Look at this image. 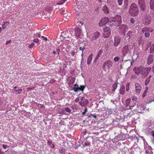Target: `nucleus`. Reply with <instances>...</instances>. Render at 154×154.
Here are the masks:
<instances>
[{"label":"nucleus","mask_w":154,"mask_h":154,"mask_svg":"<svg viewBox=\"0 0 154 154\" xmlns=\"http://www.w3.org/2000/svg\"><path fill=\"white\" fill-rule=\"evenodd\" d=\"M122 23V18L119 15H116L110 20L108 17H105L101 19L99 23L100 26L102 27L105 24L106 26H119Z\"/></svg>","instance_id":"obj_1"},{"label":"nucleus","mask_w":154,"mask_h":154,"mask_svg":"<svg viewBox=\"0 0 154 154\" xmlns=\"http://www.w3.org/2000/svg\"><path fill=\"white\" fill-rule=\"evenodd\" d=\"M151 69L150 67H144L143 66H139L134 67L133 70L136 75H139L140 74L142 79H144L147 76Z\"/></svg>","instance_id":"obj_2"},{"label":"nucleus","mask_w":154,"mask_h":154,"mask_svg":"<svg viewBox=\"0 0 154 154\" xmlns=\"http://www.w3.org/2000/svg\"><path fill=\"white\" fill-rule=\"evenodd\" d=\"M138 8L137 5L135 3H132L130 6L129 13L132 16H136L138 14Z\"/></svg>","instance_id":"obj_3"},{"label":"nucleus","mask_w":154,"mask_h":154,"mask_svg":"<svg viewBox=\"0 0 154 154\" xmlns=\"http://www.w3.org/2000/svg\"><path fill=\"white\" fill-rule=\"evenodd\" d=\"M133 47L130 45H127L124 46L122 48V57H124L128 53H131V50H132Z\"/></svg>","instance_id":"obj_4"},{"label":"nucleus","mask_w":154,"mask_h":154,"mask_svg":"<svg viewBox=\"0 0 154 154\" xmlns=\"http://www.w3.org/2000/svg\"><path fill=\"white\" fill-rule=\"evenodd\" d=\"M112 66V62L109 60L105 62L103 65V69L104 71L107 72L109 71L110 68Z\"/></svg>","instance_id":"obj_5"},{"label":"nucleus","mask_w":154,"mask_h":154,"mask_svg":"<svg viewBox=\"0 0 154 154\" xmlns=\"http://www.w3.org/2000/svg\"><path fill=\"white\" fill-rule=\"evenodd\" d=\"M103 35L104 38L109 37L110 34V29L107 26H105L103 28Z\"/></svg>","instance_id":"obj_6"},{"label":"nucleus","mask_w":154,"mask_h":154,"mask_svg":"<svg viewBox=\"0 0 154 154\" xmlns=\"http://www.w3.org/2000/svg\"><path fill=\"white\" fill-rule=\"evenodd\" d=\"M100 35V33L99 32H96L89 36V40L91 41H92L98 38Z\"/></svg>","instance_id":"obj_7"},{"label":"nucleus","mask_w":154,"mask_h":154,"mask_svg":"<svg viewBox=\"0 0 154 154\" xmlns=\"http://www.w3.org/2000/svg\"><path fill=\"white\" fill-rule=\"evenodd\" d=\"M119 28L121 32L125 33L127 32L128 27L127 25L123 24L119 27Z\"/></svg>","instance_id":"obj_8"},{"label":"nucleus","mask_w":154,"mask_h":154,"mask_svg":"<svg viewBox=\"0 0 154 154\" xmlns=\"http://www.w3.org/2000/svg\"><path fill=\"white\" fill-rule=\"evenodd\" d=\"M75 36L76 37L79 38L81 35L82 34V30L81 29L78 27H75Z\"/></svg>","instance_id":"obj_9"},{"label":"nucleus","mask_w":154,"mask_h":154,"mask_svg":"<svg viewBox=\"0 0 154 154\" xmlns=\"http://www.w3.org/2000/svg\"><path fill=\"white\" fill-rule=\"evenodd\" d=\"M135 92L139 94L142 89V87L141 85L138 83L137 82L135 83Z\"/></svg>","instance_id":"obj_10"},{"label":"nucleus","mask_w":154,"mask_h":154,"mask_svg":"<svg viewBox=\"0 0 154 154\" xmlns=\"http://www.w3.org/2000/svg\"><path fill=\"white\" fill-rule=\"evenodd\" d=\"M144 24L147 25L150 24L151 22V17L149 15H146L144 19Z\"/></svg>","instance_id":"obj_11"},{"label":"nucleus","mask_w":154,"mask_h":154,"mask_svg":"<svg viewBox=\"0 0 154 154\" xmlns=\"http://www.w3.org/2000/svg\"><path fill=\"white\" fill-rule=\"evenodd\" d=\"M81 101L79 102V104L82 106H84L87 104L88 102V100L85 99L84 97L81 98Z\"/></svg>","instance_id":"obj_12"},{"label":"nucleus","mask_w":154,"mask_h":154,"mask_svg":"<svg viewBox=\"0 0 154 154\" xmlns=\"http://www.w3.org/2000/svg\"><path fill=\"white\" fill-rule=\"evenodd\" d=\"M153 56L151 54L148 56L147 59V63L148 65L151 64L153 61Z\"/></svg>","instance_id":"obj_13"},{"label":"nucleus","mask_w":154,"mask_h":154,"mask_svg":"<svg viewBox=\"0 0 154 154\" xmlns=\"http://www.w3.org/2000/svg\"><path fill=\"white\" fill-rule=\"evenodd\" d=\"M125 86L124 85H121L120 89L119 90V93L122 95H123L125 94Z\"/></svg>","instance_id":"obj_14"},{"label":"nucleus","mask_w":154,"mask_h":154,"mask_svg":"<svg viewBox=\"0 0 154 154\" xmlns=\"http://www.w3.org/2000/svg\"><path fill=\"white\" fill-rule=\"evenodd\" d=\"M139 5L140 7V9L142 11H145L146 9V5L144 3H142L141 4H139Z\"/></svg>","instance_id":"obj_15"},{"label":"nucleus","mask_w":154,"mask_h":154,"mask_svg":"<svg viewBox=\"0 0 154 154\" xmlns=\"http://www.w3.org/2000/svg\"><path fill=\"white\" fill-rule=\"evenodd\" d=\"M93 54H90L88 57L87 60V64L89 65L90 64L92 59Z\"/></svg>","instance_id":"obj_16"},{"label":"nucleus","mask_w":154,"mask_h":154,"mask_svg":"<svg viewBox=\"0 0 154 154\" xmlns=\"http://www.w3.org/2000/svg\"><path fill=\"white\" fill-rule=\"evenodd\" d=\"M154 30L153 29H148L147 28H143L142 30V32H143V33H144V32L148 31V32H152Z\"/></svg>","instance_id":"obj_17"},{"label":"nucleus","mask_w":154,"mask_h":154,"mask_svg":"<svg viewBox=\"0 0 154 154\" xmlns=\"http://www.w3.org/2000/svg\"><path fill=\"white\" fill-rule=\"evenodd\" d=\"M73 90L75 92H76L79 91V86L77 84H75L73 85Z\"/></svg>","instance_id":"obj_18"},{"label":"nucleus","mask_w":154,"mask_h":154,"mask_svg":"<svg viewBox=\"0 0 154 154\" xmlns=\"http://www.w3.org/2000/svg\"><path fill=\"white\" fill-rule=\"evenodd\" d=\"M102 10L106 14H108L109 12L108 8L106 5H104L102 8Z\"/></svg>","instance_id":"obj_19"},{"label":"nucleus","mask_w":154,"mask_h":154,"mask_svg":"<svg viewBox=\"0 0 154 154\" xmlns=\"http://www.w3.org/2000/svg\"><path fill=\"white\" fill-rule=\"evenodd\" d=\"M118 83L117 82H115L113 85L112 86V91L114 92L116 89L118 87Z\"/></svg>","instance_id":"obj_20"},{"label":"nucleus","mask_w":154,"mask_h":154,"mask_svg":"<svg viewBox=\"0 0 154 154\" xmlns=\"http://www.w3.org/2000/svg\"><path fill=\"white\" fill-rule=\"evenodd\" d=\"M150 7L151 9H154V0H150Z\"/></svg>","instance_id":"obj_21"},{"label":"nucleus","mask_w":154,"mask_h":154,"mask_svg":"<svg viewBox=\"0 0 154 154\" xmlns=\"http://www.w3.org/2000/svg\"><path fill=\"white\" fill-rule=\"evenodd\" d=\"M4 24L2 25V27L3 29H4L7 26H8L10 23L8 22H4Z\"/></svg>","instance_id":"obj_22"},{"label":"nucleus","mask_w":154,"mask_h":154,"mask_svg":"<svg viewBox=\"0 0 154 154\" xmlns=\"http://www.w3.org/2000/svg\"><path fill=\"white\" fill-rule=\"evenodd\" d=\"M131 101V99L130 98H128L126 99V106H128L130 104Z\"/></svg>","instance_id":"obj_23"},{"label":"nucleus","mask_w":154,"mask_h":154,"mask_svg":"<svg viewBox=\"0 0 154 154\" xmlns=\"http://www.w3.org/2000/svg\"><path fill=\"white\" fill-rule=\"evenodd\" d=\"M152 77L151 76H149V78H147L145 81V85H147L150 81V79Z\"/></svg>","instance_id":"obj_24"},{"label":"nucleus","mask_w":154,"mask_h":154,"mask_svg":"<svg viewBox=\"0 0 154 154\" xmlns=\"http://www.w3.org/2000/svg\"><path fill=\"white\" fill-rule=\"evenodd\" d=\"M22 91L21 89H18L17 90H14V92H15V93L16 94H20Z\"/></svg>","instance_id":"obj_25"},{"label":"nucleus","mask_w":154,"mask_h":154,"mask_svg":"<svg viewBox=\"0 0 154 154\" xmlns=\"http://www.w3.org/2000/svg\"><path fill=\"white\" fill-rule=\"evenodd\" d=\"M120 42V40H119V39L117 40V42L116 41V39H115V42L114 43V45L116 47L119 44Z\"/></svg>","instance_id":"obj_26"},{"label":"nucleus","mask_w":154,"mask_h":154,"mask_svg":"<svg viewBox=\"0 0 154 154\" xmlns=\"http://www.w3.org/2000/svg\"><path fill=\"white\" fill-rule=\"evenodd\" d=\"M85 85H81L79 87V90L83 91L85 89Z\"/></svg>","instance_id":"obj_27"},{"label":"nucleus","mask_w":154,"mask_h":154,"mask_svg":"<svg viewBox=\"0 0 154 154\" xmlns=\"http://www.w3.org/2000/svg\"><path fill=\"white\" fill-rule=\"evenodd\" d=\"M120 58L118 56H116L114 58V60L115 62H117L119 60Z\"/></svg>","instance_id":"obj_28"},{"label":"nucleus","mask_w":154,"mask_h":154,"mask_svg":"<svg viewBox=\"0 0 154 154\" xmlns=\"http://www.w3.org/2000/svg\"><path fill=\"white\" fill-rule=\"evenodd\" d=\"M130 85V84L129 82H127L126 83V90L127 91H128L129 89Z\"/></svg>","instance_id":"obj_29"},{"label":"nucleus","mask_w":154,"mask_h":154,"mask_svg":"<svg viewBox=\"0 0 154 154\" xmlns=\"http://www.w3.org/2000/svg\"><path fill=\"white\" fill-rule=\"evenodd\" d=\"M66 1V0H62L60 1V2H58V3H57V4L58 5H61L62 4H63L64 2H65Z\"/></svg>","instance_id":"obj_30"},{"label":"nucleus","mask_w":154,"mask_h":154,"mask_svg":"<svg viewBox=\"0 0 154 154\" xmlns=\"http://www.w3.org/2000/svg\"><path fill=\"white\" fill-rule=\"evenodd\" d=\"M59 152L61 154H64L65 152V150L64 149H60Z\"/></svg>","instance_id":"obj_31"},{"label":"nucleus","mask_w":154,"mask_h":154,"mask_svg":"<svg viewBox=\"0 0 154 154\" xmlns=\"http://www.w3.org/2000/svg\"><path fill=\"white\" fill-rule=\"evenodd\" d=\"M137 98L135 96H132V99L134 101H136L137 100Z\"/></svg>","instance_id":"obj_32"},{"label":"nucleus","mask_w":154,"mask_h":154,"mask_svg":"<svg viewBox=\"0 0 154 154\" xmlns=\"http://www.w3.org/2000/svg\"><path fill=\"white\" fill-rule=\"evenodd\" d=\"M65 110L67 112H71V109L69 107H66L65 108Z\"/></svg>","instance_id":"obj_33"},{"label":"nucleus","mask_w":154,"mask_h":154,"mask_svg":"<svg viewBox=\"0 0 154 154\" xmlns=\"http://www.w3.org/2000/svg\"><path fill=\"white\" fill-rule=\"evenodd\" d=\"M123 0H117V2L118 4L119 5H121L123 3Z\"/></svg>","instance_id":"obj_34"},{"label":"nucleus","mask_w":154,"mask_h":154,"mask_svg":"<svg viewBox=\"0 0 154 154\" xmlns=\"http://www.w3.org/2000/svg\"><path fill=\"white\" fill-rule=\"evenodd\" d=\"M150 35V34L149 32H146L144 33V35L146 37H149Z\"/></svg>","instance_id":"obj_35"},{"label":"nucleus","mask_w":154,"mask_h":154,"mask_svg":"<svg viewBox=\"0 0 154 154\" xmlns=\"http://www.w3.org/2000/svg\"><path fill=\"white\" fill-rule=\"evenodd\" d=\"M34 45L35 44L34 43H32L30 45H29V48H32Z\"/></svg>","instance_id":"obj_36"},{"label":"nucleus","mask_w":154,"mask_h":154,"mask_svg":"<svg viewBox=\"0 0 154 154\" xmlns=\"http://www.w3.org/2000/svg\"><path fill=\"white\" fill-rule=\"evenodd\" d=\"M146 93L147 90H145L142 95V97L143 98H144L146 96Z\"/></svg>","instance_id":"obj_37"},{"label":"nucleus","mask_w":154,"mask_h":154,"mask_svg":"<svg viewBox=\"0 0 154 154\" xmlns=\"http://www.w3.org/2000/svg\"><path fill=\"white\" fill-rule=\"evenodd\" d=\"M138 1L139 4L144 3V0H138Z\"/></svg>","instance_id":"obj_38"},{"label":"nucleus","mask_w":154,"mask_h":154,"mask_svg":"<svg viewBox=\"0 0 154 154\" xmlns=\"http://www.w3.org/2000/svg\"><path fill=\"white\" fill-rule=\"evenodd\" d=\"M136 103H134L132 105L130 106H129V109H132V108L134 106L136 105Z\"/></svg>","instance_id":"obj_39"},{"label":"nucleus","mask_w":154,"mask_h":154,"mask_svg":"<svg viewBox=\"0 0 154 154\" xmlns=\"http://www.w3.org/2000/svg\"><path fill=\"white\" fill-rule=\"evenodd\" d=\"M103 52V50H100L99 51V52L98 54H97V56H99Z\"/></svg>","instance_id":"obj_40"},{"label":"nucleus","mask_w":154,"mask_h":154,"mask_svg":"<svg viewBox=\"0 0 154 154\" xmlns=\"http://www.w3.org/2000/svg\"><path fill=\"white\" fill-rule=\"evenodd\" d=\"M130 22L131 23L133 24L135 23V20L134 18H131L130 20Z\"/></svg>","instance_id":"obj_41"},{"label":"nucleus","mask_w":154,"mask_h":154,"mask_svg":"<svg viewBox=\"0 0 154 154\" xmlns=\"http://www.w3.org/2000/svg\"><path fill=\"white\" fill-rule=\"evenodd\" d=\"M87 110H88V109L87 108H85L84 112H82V114L83 115H84L85 114L86 112L87 111Z\"/></svg>","instance_id":"obj_42"},{"label":"nucleus","mask_w":154,"mask_h":154,"mask_svg":"<svg viewBox=\"0 0 154 154\" xmlns=\"http://www.w3.org/2000/svg\"><path fill=\"white\" fill-rule=\"evenodd\" d=\"M52 143V142L50 141V140H48L47 141V144L48 145L50 146H51V144Z\"/></svg>","instance_id":"obj_43"},{"label":"nucleus","mask_w":154,"mask_h":154,"mask_svg":"<svg viewBox=\"0 0 154 154\" xmlns=\"http://www.w3.org/2000/svg\"><path fill=\"white\" fill-rule=\"evenodd\" d=\"M131 79H137V77L135 75H132L131 77Z\"/></svg>","instance_id":"obj_44"},{"label":"nucleus","mask_w":154,"mask_h":154,"mask_svg":"<svg viewBox=\"0 0 154 154\" xmlns=\"http://www.w3.org/2000/svg\"><path fill=\"white\" fill-rule=\"evenodd\" d=\"M39 41V40L38 38H36L34 40V41L35 42L37 43H38Z\"/></svg>","instance_id":"obj_45"},{"label":"nucleus","mask_w":154,"mask_h":154,"mask_svg":"<svg viewBox=\"0 0 154 154\" xmlns=\"http://www.w3.org/2000/svg\"><path fill=\"white\" fill-rule=\"evenodd\" d=\"M2 146H3V148L4 149H6L7 147H9L7 145H5V144H3L2 145Z\"/></svg>","instance_id":"obj_46"},{"label":"nucleus","mask_w":154,"mask_h":154,"mask_svg":"<svg viewBox=\"0 0 154 154\" xmlns=\"http://www.w3.org/2000/svg\"><path fill=\"white\" fill-rule=\"evenodd\" d=\"M85 49V47H80L79 48V50H82V51H84Z\"/></svg>","instance_id":"obj_47"},{"label":"nucleus","mask_w":154,"mask_h":154,"mask_svg":"<svg viewBox=\"0 0 154 154\" xmlns=\"http://www.w3.org/2000/svg\"><path fill=\"white\" fill-rule=\"evenodd\" d=\"M79 100V97H78L77 98H76L75 99V102H77Z\"/></svg>","instance_id":"obj_48"},{"label":"nucleus","mask_w":154,"mask_h":154,"mask_svg":"<svg viewBox=\"0 0 154 154\" xmlns=\"http://www.w3.org/2000/svg\"><path fill=\"white\" fill-rule=\"evenodd\" d=\"M42 38H43L45 41H46L47 39V38L46 37H45L44 36H42Z\"/></svg>","instance_id":"obj_49"},{"label":"nucleus","mask_w":154,"mask_h":154,"mask_svg":"<svg viewBox=\"0 0 154 154\" xmlns=\"http://www.w3.org/2000/svg\"><path fill=\"white\" fill-rule=\"evenodd\" d=\"M56 51L57 52V54H59L60 52V49H57L56 50Z\"/></svg>","instance_id":"obj_50"},{"label":"nucleus","mask_w":154,"mask_h":154,"mask_svg":"<svg viewBox=\"0 0 154 154\" xmlns=\"http://www.w3.org/2000/svg\"><path fill=\"white\" fill-rule=\"evenodd\" d=\"M76 106L75 105H72L71 106V108L73 109H75V108Z\"/></svg>","instance_id":"obj_51"},{"label":"nucleus","mask_w":154,"mask_h":154,"mask_svg":"<svg viewBox=\"0 0 154 154\" xmlns=\"http://www.w3.org/2000/svg\"><path fill=\"white\" fill-rule=\"evenodd\" d=\"M71 55L73 56L75 55V53L74 52H72L71 53Z\"/></svg>","instance_id":"obj_52"},{"label":"nucleus","mask_w":154,"mask_h":154,"mask_svg":"<svg viewBox=\"0 0 154 154\" xmlns=\"http://www.w3.org/2000/svg\"><path fill=\"white\" fill-rule=\"evenodd\" d=\"M90 144V142L85 143V145L86 146H89Z\"/></svg>","instance_id":"obj_53"},{"label":"nucleus","mask_w":154,"mask_h":154,"mask_svg":"<svg viewBox=\"0 0 154 154\" xmlns=\"http://www.w3.org/2000/svg\"><path fill=\"white\" fill-rule=\"evenodd\" d=\"M11 40H9L8 41H7L6 43V45H7L8 43H10L11 42Z\"/></svg>","instance_id":"obj_54"},{"label":"nucleus","mask_w":154,"mask_h":154,"mask_svg":"<svg viewBox=\"0 0 154 154\" xmlns=\"http://www.w3.org/2000/svg\"><path fill=\"white\" fill-rule=\"evenodd\" d=\"M32 89V88H29V87H28L27 88V90L28 91H29V90H31V89Z\"/></svg>","instance_id":"obj_55"},{"label":"nucleus","mask_w":154,"mask_h":154,"mask_svg":"<svg viewBox=\"0 0 154 154\" xmlns=\"http://www.w3.org/2000/svg\"><path fill=\"white\" fill-rule=\"evenodd\" d=\"M55 146L54 144H52V146H51V147L52 148H54Z\"/></svg>","instance_id":"obj_56"},{"label":"nucleus","mask_w":154,"mask_h":154,"mask_svg":"<svg viewBox=\"0 0 154 154\" xmlns=\"http://www.w3.org/2000/svg\"><path fill=\"white\" fill-rule=\"evenodd\" d=\"M93 116V115L92 114H91L89 115L88 117H91V116Z\"/></svg>","instance_id":"obj_57"},{"label":"nucleus","mask_w":154,"mask_h":154,"mask_svg":"<svg viewBox=\"0 0 154 154\" xmlns=\"http://www.w3.org/2000/svg\"><path fill=\"white\" fill-rule=\"evenodd\" d=\"M154 100H151V101H149V103H150L152 102H154Z\"/></svg>","instance_id":"obj_58"},{"label":"nucleus","mask_w":154,"mask_h":154,"mask_svg":"<svg viewBox=\"0 0 154 154\" xmlns=\"http://www.w3.org/2000/svg\"><path fill=\"white\" fill-rule=\"evenodd\" d=\"M93 116L95 118V119L96 118V115H94Z\"/></svg>","instance_id":"obj_59"},{"label":"nucleus","mask_w":154,"mask_h":154,"mask_svg":"<svg viewBox=\"0 0 154 154\" xmlns=\"http://www.w3.org/2000/svg\"><path fill=\"white\" fill-rule=\"evenodd\" d=\"M152 135L153 137H154V131L152 132Z\"/></svg>","instance_id":"obj_60"},{"label":"nucleus","mask_w":154,"mask_h":154,"mask_svg":"<svg viewBox=\"0 0 154 154\" xmlns=\"http://www.w3.org/2000/svg\"><path fill=\"white\" fill-rule=\"evenodd\" d=\"M53 54H55L56 53V52L55 51H54L53 52Z\"/></svg>","instance_id":"obj_61"},{"label":"nucleus","mask_w":154,"mask_h":154,"mask_svg":"<svg viewBox=\"0 0 154 154\" xmlns=\"http://www.w3.org/2000/svg\"><path fill=\"white\" fill-rule=\"evenodd\" d=\"M38 37H40V36H41V35H40V34H38Z\"/></svg>","instance_id":"obj_62"},{"label":"nucleus","mask_w":154,"mask_h":154,"mask_svg":"<svg viewBox=\"0 0 154 154\" xmlns=\"http://www.w3.org/2000/svg\"><path fill=\"white\" fill-rule=\"evenodd\" d=\"M2 28L1 27H0V32H2Z\"/></svg>","instance_id":"obj_63"},{"label":"nucleus","mask_w":154,"mask_h":154,"mask_svg":"<svg viewBox=\"0 0 154 154\" xmlns=\"http://www.w3.org/2000/svg\"><path fill=\"white\" fill-rule=\"evenodd\" d=\"M0 154H4V152H0Z\"/></svg>","instance_id":"obj_64"}]
</instances>
